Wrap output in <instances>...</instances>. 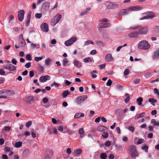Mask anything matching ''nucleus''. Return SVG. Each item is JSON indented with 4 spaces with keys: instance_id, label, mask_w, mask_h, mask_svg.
Masks as SVG:
<instances>
[{
    "instance_id": "obj_3",
    "label": "nucleus",
    "mask_w": 159,
    "mask_h": 159,
    "mask_svg": "<svg viewBox=\"0 0 159 159\" xmlns=\"http://www.w3.org/2000/svg\"><path fill=\"white\" fill-rule=\"evenodd\" d=\"M138 47L140 49L148 50L150 47V45L146 40L140 41L138 44Z\"/></svg>"
},
{
    "instance_id": "obj_33",
    "label": "nucleus",
    "mask_w": 159,
    "mask_h": 159,
    "mask_svg": "<svg viewBox=\"0 0 159 159\" xmlns=\"http://www.w3.org/2000/svg\"><path fill=\"white\" fill-rule=\"evenodd\" d=\"M83 61L85 63H88L92 61V60L90 57H88L84 58L83 60Z\"/></svg>"
},
{
    "instance_id": "obj_51",
    "label": "nucleus",
    "mask_w": 159,
    "mask_h": 159,
    "mask_svg": "<svg viewBox=\"0 0 159 159\" xmlns=\"http://www.w3.org/2000/svg\"><path fill=\"white\" fill-rule=\"evenodd\" d=\"M32 124V122L31 121H29L27 122L26 124V126L27 128H29Z\"/></svg>"
},
{
    "instance_id": "obj_6",
    "label": "nucleus",
    "mask_w": 159,
    "mask_h": 159,
    "mask_svg": "<svg viewBox=\"0 0 159 159\" xmlns=\"http://www.w3.org/2000/svg\"><path fill=\"white\" fill-rule=\"evenodd\" d=\"M77 39L75 37H73L71 38L70 39L66 41L65 42V44L66 46H69L73 44L74 42H76Z\"/></svg>"
},
{
    "instance_id": "obj_60",
    "label": "nucleus",
    "mask_w": 159,
    "mask_h": 159,
    "mask_svg": "<svg viewBox=\"0 0 159 159\" xmlns=\"http://www.w3.org/2000/svg\"><path fill=\"white\" fill-rule=\"evenodd\" d=\"M66 152L68 154H70L71 152L70 148H68L66 149Z\"/></svg>"
},
{
    "instance_id": "obj_28",
    "label": "nucleus",
    "mask_w": 159,
    "mask_h": 159,
    "mask_svg": "<svg viewBox=\"0 0 159 159\" xmlns=\"http://www.w3.org/2000/svg\"><path fill=\"white\" fill-rule=\"evenodd\" d=\"M97 74H98L97 71L94 70L91 73L90 75L93 78H94L97 77V75H96Z\"/></svg>"
},
{
    "instance_id": "obj_40",
    "label": "nucleus",
    "mask_w": 159,
    "mask_h": 159,
    "mask_svg": "<svg viewBox=\"0 0 159 159\" xmlns=\"http://www.w3.org/2000/svg\"><path fill=\"white\" fill-rule=\"evenodd\" d=\"M96 43L97 45L100 46H103L104 44L103 43L100 41H97L96 42Z\"/></svg>"
},
{
    "instance_id": "obj_49",
    "label": "nucleus",
    "mask_w": 159,
    "mask_h": 159,
    "mask_svg": "<svg viewBox=\"0 0 159 159\" xmlns=\"http://www.w3.org/2000/svg\"><path fill=\"white\" fill-rule=\"evenodd\" d=\"M31 65V63L30 62H29L27 63L25 66V67L27 68H29Z\"/></svg>"
},
{
    "instance_id": "obj_16",
    "label": "nucleus",
    "mask_w": 159,
    "mask_h": 159,
    "mask_svg": "<svg viewBox=\"0 0 159 159\" xmlns=\"http://www.w3.org/2000/svg\"><path fill=\"white\" fill-rule=\"evenodd\" d=\"M31 11H29V12L28 13L27 18H26L27 20L26 21V24H25L26 26V27L28 26L29 25L30 21V18H31Z\"/></svg>"
},
{
    "instance_id": "obj_55",
    "label": "nucleus",
    "mask_w": 159,
    "mask_h": 159,
    "mask_svg": "<svg viewBox=\"0 0 159 159\" xmlns=\"http://www.w3.org/2000/svg\"><path fill=\"white\" fill-rule=\"evenodd\" d=\"M11 62L12 64L15 65H16L17 63V61L14 58H13L11 60Z\"/></svg>"
},
{
    "instance_id": "obj_22",
    "label": "nucleus",
    "mask_w": 159,
    "mask_h": 159,
    "mask_svg": "<svg viewBox=\"0 0 159 159\" xmlns=\"http://www.w3.org/2000/svg\"><path fill=\"white\" fill-rule=\"evenodd\" d=\"M82 152V150L81 149H78L75 150L73 153V155L74 156H76L77 155L80 154Z\"/></svg>"
},
{
    "instance_id": "obj_2",
    "label": "nucleus",
    "mask_w": 159,
    "mask_h": 159,
    "mask_svg": "<svg viewBox=\"0 0 159 159\" xmlns=\"http://www.w3.org/2000/svg\"><path fill=\"white\" fill-rule=\"evenodd\" d=\"M129 154L133 158L135 159L136 157L139 155L138 152H137L135 146L132 145L129 147L128 149Z\"/></svg>"
},
{
    "instance_id": "obj_63",
    "label": "nucleus",
    "mask_w": 159,
    "mask_h": 159,
    "mask_svg": "<svg viewBox=\"0 0 159 159\" xmlns=\"http://www.w3.org/2000/svg\"><path fill=\"white\" fill-rule=\"evenodd\" d=\"M2 158L3 159H8V157L7 156L6 154L2 155Z\"/></svg>"
},
{
    "instance_id": "obj_32",
    "label": "nucleus",
    "mask_w": 159,
    "mask_h": 159,
    "mask_svg": "<svg viewBox=\"0 0 159 159\" xmlns=\"http://www.w3.org/2000/svg\"><path fill=\"white\" fill-rule=\"evenodd\" d=\"M34 100L33 97L31 96H29L27 99V102L30 103H32Z\"/></svg>"
},
{
    "instance_id": "obj_52",
    "label": "nucleus",
    "mask_w": 159,
    "mask_h": 159,
    "mask_svg": "<svg viewBox=\"0 0 159 159\" xmlns=\"http://www.w3.org/2000/svg\"><path fill=\"white\" fill-rule=\"evenodd\" d=\"M111 142L109 141H107L105 143V145L106 147H109L111 145Z\"/></svg>"
},
{
    "instance_id": "obj_11",
    "label": "nucleus",
    "mask_w": 159,
    "mask_h": 159,
    "mask_svg": "<svg viewBox=\"0 0 159 159\" xmlns=\"http://www.w3.org/2000/svg\"><path fill=\"white\" fill-rule=\"evenodd\" d=\"M25 13V11L23 10H21L19 11L18 15V18L20 21L21 22L23 21L24 19Z\"/></svg>"
},
{
    "instance_id": "obj_8",
    "label": "nucleus",
    "mask_w": 159,
    "mask_h": 159,
    "mask_svg": "<svg viewBox=\"0 0 159 159\" xmlns=\"http://www.w3.org/2000/svg\"><path fill=\"white\" fill-rule=\"evenodd\" d=\"M148 30V26H145L140 28L138 31L139 34H146Z\"/></svg>"
},
{
    "instance_id": "obj_42",
    "label": "nucleus",
    "mask_w": 159,
    "mask_h": 159,
    "mask_svg": "<svg viewBox=\"0 0 159 159\" xmlns=\"http://www.w3.org/2000/svg\"><path fill=\"white\" fill-rule=\"evenodd\" d=\"M154 30L155 31L159 33V26H154L153 28Z\"/></svg>"
},
{
    "instance_id": "obj_43",
    "label": "nucleus",
    "mask_w": 159,
    "mask_h": 159,
    "mask_svg": "<svg viewBox=\"0 0 159 159\" xmlns=\"http://www.w3.org/2000/svg\"><path fill=\"white\" fill-rule=\"evenodd\" d=\"M26 59L27 60L30 61L32 60L31 55L30 54H27L26 57Z\"/></svg>"
},
{
    "instance_id": "obj_19",
    "label": "nucleus",
    "mask_w": 159,
    "mask_h": 159,
    "mask_svg": "<svg viewBox=\"0 0 159 159\" xmlns=\"http://www.w3.org/2000/svg\"><path fill=\"white\" fill-rule=\"evenodd\" d=\"M139 34L138 31L132 32L128 34V36L130 38H135L137 37Z\"/></svg>"
},
{
    "instance_id": "obj_14",
    "label": "nucleus",
    "mask_w": 159,
    "mask_h": 159,
    "mask_svg": "<svg viewBox=\"0 0 159 159\" xmlns=\"http://www.w3.org/2000/svg\"><path fill=\"white\" fill-rule=\"evenodd\" d=\"M41 28L43 31L45 32H47L48 31V25L46 23L42 24L41 25Z\"/></svg>"
},
{
    "instance_id": "obj_4",
    "label": "nucleus",
    "mask_w": 159,
    "mask_h": 159,
    "mask_svg": "<svg viewBox=\"0 0 159 159\" xmlns=\"http://www.w3.org/2000/svg\"><path fill=\"white\" fill-rule=\"evenodd\" d=\"M108 22V20L106 18H103L100 21V23L99 24V26L100 28H106L111 26L109 23H107Z\"/></svg>"
},
{
    "instance_id": "obj_31",
    "label": "nucleus",
    "mask_w": 159,
    "mask_h": 159,
    "mask_svg": "<svg viewBox=\"0 0 159 159\" xmlns=\"http://www.w3.org/2000/svg\"><path fill=\"white\" fill-rule=\"evenodd\" d=\"M22 143L21 142H18L15 143V147L16 148H19L22 146Z\"/></svg>"
},
{
    "instance_id": "obj_44",
    "label": "nucleus",
    "mask_w": 159,
    "mask_h": 159,
    "mask_svg": "<svg viewBox=\"0 0 159 159\" xmlns=\"http://www.w3.org/2000/svg\"><path fill=\"white\" fill-rule=\"evenodd\" d=\"M68 61L66 58L64 59L63 60V65L64 66H66L67 63Z\"/></svg>"
},
{
    "instance_id": "obj_23",
    "label": "nucleus",
    "mask_w": 159,
    "mask_h": 159,
    "mask_svg": "<svg viewBox=\"0 0 159 159\" xmlns=\"http://www.w3.org/2000/svg\"><path fill=\"white\" fill-rule=\"evenodd\" d=\"M84 116V114L83 113H77L75 115L74 117L75 118L78 119L81 117H83Z\"/></svg>"
},
{
    "instance_id": "obj_54",
    "label": "nucleus",
    "mask_w": 159,
    "mask_h": 159,
    "mask_svg": "<svg viewBox=\"0 0 159 159\" xmlns=\"http://www.w3.org/2000/svg\"><path fill=\"white\" fill-rule=\"evenodd\" d=\"M4 130L7 131H9L11 129V127L9 126H5L4 127Z\"/></svg>"
},
{
    "instance_id": "obj_13",
    "label": "nucleus",
    "mask_w": 159,
    "mask_h": 159,
    "mask_svg": "<svg viewBox=\"0 0 159 159\" xmlns=\"http://www.w3.org/2000/svg\"><path fill=\"white\" fill-rule=\"evenodd\" d=\"M3 67L10 71H14L16 69V67L12 64H9L7 66H3Z\"/></svg>"
},
{
    "instance_id": "obj_1",
    "label": "nucleus",
    "mask_w": 159,
    "mask_h": 159,
    "mask_svg": "<svg viewBox=\"0 0 159 159\" xmlns=\"http://www.w3.org/2000/svg\"><path fill=\"white\" fill-rule=\"evenodd\" d=\"M142 9V7L139 6H131L128 9L121 10L119 12L118 14L120 15H125L129 14L130 11H138Z\"/></svg>"
},
{
    "instance_id": "obj_12",
    "label": "nucleus",
    "mask_w": 159,
    "mask_h": 159,
    "mask_svg": "<svg viewBox=\"0 0 159 159\" xmlns=\"http://www.w3.org/2000/svg\"><path fill=\"white\" fill-rule=\"evenodd\" d=\"M50 76L47 75L45 76H41L40 77L39 80L41 82H46L47 80H50Z\"/></svg>"
},
{
    "instance_id": "obj_17",
    "label": "nucleus",
    "mask_w": 159,
    "mask_h": 159,
    "mask_svg": "<svg viewBox=\"0 0 159 159\" xmlns=\"http://www.w3.org/2000/svg\"><path fill=\"white\" fill-rule=\"evenodd\" d=\"M105 60L107 62H111L113 60L112 55L110 53L107 54L105 57Z\"/></svg>"
},
{
    "instance_id": "obj_45",
    "label": "nucleus",
    "mask_w": 159,
    "mask_h": 159,
    "mask_svg": "<svg viewBox=\"0 0 159 159\" xmlns=\"http://www.w3.org/2000/svg\"><path fill=\"white\" fill-rule=\"evenodd\" d=\"M148 147L147 146H144L142 148V149L143 150H144L145 152H148Z\"/></svg>"
},
{
    "instance_id": "obj_10",
    "label": "nucleus",
    "mask_w": 159,
    "mask_h": 159,
    "mask_svg": "<svg viewBox=\"0 0 159 159\" xmlns=\"http://www.w3.org/2000/svg\"><path fill=\"white\" fill-rule=\"evenodd\" d=\"M88 97L86 95H83L77 98L76 101L78 104H80L86 99H87Z\"/></svg>"
},
{
    "instance_id": "obj_36",
    "label": "nucleus",
    "mask_w": 159,
    "mask_h": 159,
    "mask_svg": "<svg viewBox=\"0 0 159 159\" xmlns=\"http://www.w3.org/2000/svg\"><path fill=\"white\" fill-rule=\"evenodd\" d=\"M125 96H127L125 100V103H128L130 99L129 94L128 93H127L125 94Z\"/></svg>"
},
{
    "instance_id": "obj_21",
    "label": "nucleus",
    "mask_w": 159,
    "mask_h": 159,
    "mask_svg": "<svg viewBox=\"0 0 159 159\" xmlns=\"http://www.w3.org/2000/svg\"><path fill=\"white\" fill-rule=\"evenodd\" d=\"M159 58V48L155 52L153 56L154 59H157Z\"/></svg>"
},
{
    "instance_id": "obj_29",
    "label": "nucleus",
    "mask_w": 159,
    "mask_h": 159,
    "mask_svg": "<svg viewBox=\"0 0 159 159\" xmlns=\"http://www.w3.org/2000/svg\"><path fill=\"white\" fill-rule=\"evenodd\" d=\"M90 8L89 7L87 8L85 11H83L80 14V15L81 16H83L86 15L87 14L88 12L90 11Z\"/></svg>"
},
{
    "instance_id": "obj_20",
    "label": "nucleus",
    "mask_w": 159,
    "mask_h": 159,
    "mask_svg": "<svg viewBox=\"0 0 159 159\" xmlns=\"http://www.w3.org/2000/svg\"><path fill=\"white\" fill-rule=\"evenodd\" d=\"M107 129V128L102 125L99 126L97 128V130L98 131L102 132L105 131Z\"/></svg>"
},
{
    "instance_id": "obj_61",
    "label": "nucleus",
    "mask_w": 159,
    "mask_h": 159,
    "mask_svg": "<svg viewBox=\"0 0 159 159\" xmlns=\"http://www.w3.org/2000/svg\"><path fill=\"white\" fill-rule=\"evenodd\" d=\"M29 74H30V77H33L34 76V71H30V72Z\"/></svg>"
},
{
    "instance_id": "obj_34",
    "label": "nucleus",
    "mask_w": 159,
    "mask_h": 159,
    "mask_svg": "<svg viewBox=\"0 0 159 159\" xmlns=\"http://www.w3.org/2000/svg\"><path fill=\"white\" fill-rule=\"evenodd\" d=\"M143 101V98L142 97H139V98H138L136 100V101L138 102V104L140 105H141Z\"/></svg>"
},
{
    "instance_id": "obj_57",
    "label": "nucleus",
    "mask_w": 159,
    "mask_h": 159,
    "mask_svg": "<svg viewBox=\"0 0 159 159\" xmlns=\"http://www.w3.org/2000/svg\"><path fill=\"white\" fill-rule=\"evenodd\" d=\"M96 53L97 51L95 50H92L90 52V54L92 55H94L96 54Z\"/></svg>"
},
{
    "instance_id": "obj_37",
    "label": "nucleus",
    "mask_w": 159,
    "mask_h": 159,
    "mask_svg": "<svg viewBox=\"0 0 159 159\" xmlns=\"http://www.w3.org/2000/svg\"><path fill=\"white\" fill-rule=\"evenodd\" d=\"M52 61V60L49 58H48L45 61V64L47 66L49 65Z\"/></svg>"
},
{
    "instance_id": "obj_25",
    "label": "nucleus",
    "mask_w": 159,
    "mask_h": 159,
    "mask_svg": "<svg viewBox=\"0 0 159 159\" xmlns=\"http://www.w3.org/2000/svg\"><path fill=\"white\" fill-rule=\"evenodd\" d=\"M69 94H70V93L67 90H65L62 93V96L63 98H65Z\"/></svg>"
},
{
    "instance_id": "obj_41",
    "label": "nucleus",
    "mask_w": 159,
    "mask_h": 159,
    "mask_svg": "<svg viewBox=\"0 0 159 159\" xmlns=\"http://www.w3.org/2000/svg\"><path fill=\"white\" fill-rule=\"evenodd\" d=\"M42 16V14L41 13H37L35 15V16L36 18L39 19L41 18Z\"/></svg>"
},
{
    "instance_id": "obj_24",
    "label": "nucleus",
    "mask_w": 159,
    "mask_h": 159,
    "mask_svg": "<svg viewBox=\"0 0 159 159\" xmlns=\"http://www.w3.org/2000/svg\"><path fill=\"white\" fill-rule=\"evenodd\" d=\"M145 112H142L140 114H137L135 117V119H138L139 118L141 117H143L145 115Z\"/></svg>"
},
{
    "instance_id": "obj_38",
    "label": "nucleus",
    "mask_w": 159,
    "mask_h": 159,
    "mask_svg": "<svg viewBox=\"0 0 159 159\" xmlns=\"http://www.w3.org/2000/svg\"><path fill=\"white\" fill-rule=\"evenodd\" d=\"M103 133V134L102 135V136L105 139H106L108 138L109 136L108 133L106 132L105 131H104Z\"/></svg>"
},
{
    "instance_id": "obj_48",
    "label": "nucleus",
    "mask_w": 159,
    "mask_h": 159,
    "mask_svg": "<svg viewBox=\"0 0 159 159\" xmlns=\"http://www.w3.org/2000/svg\"><path fill=\"white\" fill-rule=\"evenodd\" d=\"M140 80V79H135L134 80V82L135 84H137L139 83Z\"/></svg>"
},
{
    "instance_id": "obj_50",
    "label": "nucleus",
    "mask_w": 159,
    "mask_h": 159,
    "mask_svg": "<svg viewBox=\"0 0 159 159\" xmlns=\"http://www.w3.org/2000/svg\"><path fill=\"white\" fill-rule=\"evenodd\" d=\"M48 99L46 97L44 98L43 99V102L45 103H47L48 102Z\"/></svg>"
},
{
    "instance_id": "obj_53",
    "label": "nucleus",
    "mask_w": 159,
    "mask_h": 159,
    "mask_svg": "<svg viewBox=\"0 0 159 159\" xmlns=\"http://www.w3.org/2000/svg\"><path fill=\"white\" fill-rule=\"evenodd\" d=\"M0 74L1 75H4L5 74V73L4 70L3 69L0 70Z\"/></svg>"
},
{
    "instance_id": "obj_47",
    "label": "nucleus",
    "mask_w": 159,
    "mask_h": 159,
    "mask_svg": "<svg viewBox=\"0 0 159 159\" xmlns=\"http://www.w3.org/2000/svg\"><path fill=\"white\" fill-rule=\"evenodd\" d=\"M112 83V81L110 79H109L107 82L106 84L107 86H110Z\"/></svg>"
},
{
    "instance_id": "obj_26",
    "label": "nucleus",
    "mask_w": 159,
    "mask_h": 159,
    "mask_svg": "<svg viewBox=\"0 0 159 159\" xmlns=\"http://www.w3.org/2000/svg\"><path fill=\"white\" fill-rule=\"evenodd\" d=\"M78 133L80 134V137H82L84 136V131L83 128H81L79 129Z\"/></svg>"
},
{
    "instance_id": "obj_59",
    "label": "nucleus",
    "mask_w": 159,
    "mask_h": 159,
    "mask_svg": "<svg viewBox=\"0 0 159 159\" xmlns=\"http://www.w3.org/2000/svg\"><path fill=\"white\" fill-rule=\"evenodd\" d=\"M153 133H150L148 134V138L152 139L153 137Z\"/></svg>"
},
{
    "instance_id": "obj_27",
    "label": "nucleus",
    "mask_w": 159,
    "mask_h": 159,
    "mask_svg": "<svg viewBox=\"0 0 159 159\" xmlns=\"http://www.w3.org/2000/svg\"><path fill=\"white\" fill-rule=\"evenodd\" d=\"M157 100L154 98H150L149 99V102H151V104L153 106L155 105V103L156 102Z\"/></svg>"
},
{
    "instance_id": "obj_64",
    "label": "nucleus",
    "mask_w": 159,
    "mask_h": 159,
    "mask_svg": "<svg viewBox=\"0 0 159 159\" xmlns=\"http://www.w3.org/2000/svg\"><path fill=\"white\" fill-rule=\"evenodd\" d=\"M109 159H114V156L113 154H111L109 156Z\"/></svg>"
},
{
    "instance_id": "obj_62",
    "label": "nucleus",
    "mask_w": 159,
    "mask_h": 159,
    "mask_svg": "<svg viewBox=\"0 0 159 159\" xmlns=\"http://www.w3.org/2000/svg\"><path fill=\"white\" fill-rule=\"evenodd\" d=\"M143 139H140L138 140L137 143L138 144H140L142 143L143 142Z\"/></svg>"
},
{
    "instance_id": "obj_7",
    "label": "nucleus",
    "mask_w": 159,
    "mask_h": 159,
    "mask_svg": "<svg viewBox=\"0 0 159 159\" xmlns=\"http://www.w3.org/2000/svg\"><path fill=\"white\" fill-rule=\"evenodd\" d=\"M61 17V15L57 14L51 20V24L54 25L57 23Z\"/></svg>"
},
{
    "instance_id": "obj_5",
    "label": "nucleus",
    "mask_w": 159,
    "mask_h": 159,
    "mask_svg": "<svg viewBox=\"0 0 159 159\" xmlns=\"http://www.w3.org/2000/svg\"><path fill=\"white\" fill-rule=\"evenodd\" d=\"M105 5L107 8L108 9H114L117 8L118 7L117 4L113 3L110 2H106Z\"/></svg>"
},
{
    "instance_id": "obj_58",
    "label": "nucleus",
    "mask_w": 159,
    "mask_h": 159,
    "mask_svg": "<svg viewBox=\"0 0 159 159\" xmlns=\"http://www.w3.org/2000/svg\"><path fill=\"white\" fill-rule=\"evenodd\" d=\"M11 150L10 148L8 147H5V151L6 152H8L10 151Z\"/></svg>"
},
{
    "instance_id": "obj_56",
    "label": "nucleus",
    "mask_w": 159,
    "mask_h": 159,
    "mask_svg": "<svg viewBox=\"0 0 159 159\" xmlns=\"http://www.w3.org/2000/svg\"><path fill=\"white\" fill-rule=\"evenodd\" d=\"M128 129L132 132H134V128L133 126H129L128 128Z\"/></svg>"
},
{
    "instance_id": "obj_30",
    "label": "nucleus",
    "mask_w": 159,
    "mask_h": 159,
    "mask_svg": "<svg viewBox=\"0 0 159 159\" xmlns=\"http://www.w3.org/2000/svg\"><path fill=\"white\" fill-rule=\"evenodd\" d=\"M90 44H93V43L90 40H88L84 42V46H85L89 45Z\"/></svg>"
},
{
    "instance_id": "obj_18",
    "label": "nucleus",
    "mask_w": 159,
    "mask_h": 159,
    "mask_svg": "<svg viewBox=\"0 0 159 159\" xmlns=\"http://www.w3.org/2000/svg\"><path fill=\"white\" fill-rule=\"evenodd\" d=\"M50 5V3L48 2H45L43 4L42 8L46 10H47L49 7Z\"/></svg>"
},
{
    "instance_id": "obj_15",
    "label": "nucleus",
    "mask_w": 159,
    "mask_h": 159,
    "mask_svg": "<svg viewBox=\"0 0 159 159\" xmlns=\"http://www.w3.org/2000/svg\"><path fill=\"white\" fill-rule=\"evenodd\" d=\"M25 45V40H20V41L18 43V45H15V47L17 49L19 48H20L24 47Z\"/></svg>"
},
{
    "instance_id": "obj_9",
    "label": "nucleus",
    "mask_w": 159,
    "mask_h": 159,
    "mask_svg": "<svg viewBox=\"0 0 159 159\" xmlns=\"http://www.w3.org/2000/svg\"><path fill=\"white\" fill-rule=\"evenodd\" d=\"M154 16V15L153 13L150 12H149L148 14L143 16L142 17L140 18V20H142L144 19H151L153 18Z\"/></svg>"
},
{
    "instance_id": "obj_35",
    "label": "nucleus",
    "mask_w": 159,
    "mask_h": 159,
    "mask_svg": "<svg viewBox=\"0 0 159 159\" xmlns=\"http://www.w3.org/2000/svg\"><path fill=\"white\" fill-rule=\"evenodd\" d=\"M107 155L105 153H102L100 155V157L101 159H106L107 158Z\"/></svg>"
},
{
    "instance_id": "obj_39",
    "label": "nucleus",
    "mask_w": 159,
    "mask_h": 159,
    "mask_svg": "<svg viewBox=\"0 0 159 159\" xmlns=\"http://www.w3.org/2000/svg\"><path fill=\"white\" fill-rule=\"evenodd\" d=\"M43 58L42 57H35L34 58V60L37 62H38L39 61L42 60Z\"/></svg>"
},
{
    "instance_id": "obj_46",
    "label": "nucleus",
    "mask_w": 159,
    "mask_h": 159,
    "mask_svg": "<svg viewBox=\"0 0 159 159\" xmlns=\"http://www.w3.org/2000/svg\"><path fill=\"white\" fill-rule=\"evenodd\" d=\"M129 69H126L124 72V75H127L129 73Z\"/></svg>"
}]
</instances>
